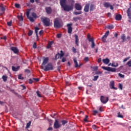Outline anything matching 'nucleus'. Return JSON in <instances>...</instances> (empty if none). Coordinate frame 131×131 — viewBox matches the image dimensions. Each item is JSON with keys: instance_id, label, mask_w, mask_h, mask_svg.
<instances>
[{"instance_id": "nucleus-1", "label": "nucleus", "mask_w": 131, "mask_h": 131, "mask_svg": "<svg viewBox=\"0 0 131 131\" xmlns=\"http://www.w3.org/2000/svg\"><path fill=\"white\" fill-rule=\"evenodd\" d=\"M61 8L66 12H68V5L66 4V0H60Z\"/></svg>"}, {"instance_id": "nucleus-2", "label": "nucleus", "mask_w": 131, "mask_h": 131, "mask_svg": "<svg viewBox=\"0 0 131 131\" xmlns=\"http://www.w3.org/2000/svg\"><path fill=\"white\" fill-rule=\"evenodd\" d=\"M41 69H43L44 71H49V70H54V67L52 63H49L45 67L41 66Z\"/></svg>"}, {"instance_id": "nucleus-3", "label": "nucleus", "mask_w": 131, "mask_h": 131, "mask_svg": "<svg viewBox=\"0 0 131 131\" xmlns=\"http://www.w3.org/2000/svg\"><path fill=\"white\" fill-rule=\"evenodd\" d=\"M62 26H63V24L62 23H60V21H59V19H58V18H55L54 22V28H61Z\"/></svg>"}, {"instance_id": "nucleus-4", "label": "nucleus", "mask_w": 131, "mask_h": 131, "mask_svg": "<svg viewBox=\"0 0 131 131\" xmlns=\"http://www.w3.org/2000/svg\"><path fill=\"white\" fill-rule=\"evenodd\" d=\"M41 21L43 23L44 26H46V27L50 26V18L48 17H41Z\"/></svg>"}, {"instance_id": "nucleus-5", "label": "nucleus", "mask_w": 131, "mask_h": 131, "mask_svg": "<svg viewBox=\"0 0 131 131\" xmlns=\"http://www.w3.org/2000/svg\"><path fill=\"white\" fill-rule=\"evenodd\" d=\"M62 126V124L60 123L58 120L56 119L54 123L53 127L55 129H58V128H60Z\"/></svg>"}, {"instance_id": "nucleus-6", "label": "nucleus", "mask_w": 131, "mask_h": 131, "mask_svg": "<svg viewBox=\"0 0 131 131\" xmlns=\"http://www.w3.org/2000/svg\"><path fill=\"white\" fill-rule=\"evenodd\" d=\"M70 3H71V5H68V12H70V11H72V10H73L74 3H75V1H74V0H70Z\"/></svg>"}, {"instance_id": "nucleus-7", "label": "nucleus", "mask_w": 131, "mask_h": 131, "mask_svg": "<svg viewBox=\"0 0 131 131\" xmlns=\"http://www.w3.org/2000/svg\"><path fill=\"white\" fill-rule=\"evenodd\" d=\"M102 69L106 70V71H111V72H116V69L115 68H111L110 67H102Z\"/></svg>"}, {"instance_id": "nucleus-8", "label": "nucleus", "mask_w": 131, "mask_h": 131, "mask_svg": "<svg viewBox=\"0 0 131 131\" xmlns=\"http://www.w3.org/2000/svg\"><path fill=\"white\" fill-rule=\"evenodd\" d=\"M100 101L102 104H106L108 101H109V98L108 97H105L104 96H100Z\"/></svg>"}, {"instance_id": "nucleus-9", "label": "nucleus", "mask_w": 131, "mask_h": 131, "mask_svg": "<svg viewBox=\"0 0 131 131\" xmlns=\"http://www.w3.org/2000/svg\"><path fill=\"white\" fill-rule=\"evenodd\" d=\"M115 83H114V81L112 80L110 82V88L111 90H115V91H117V88L115 87Z\"/></svg>"}, {"instance_id": "nucleus-10", "label": "nucleus", "mask_w": 131, "mask_h": 131, "mask_svg": "<svg viewBox=\"0 0 131 131\" xmlns=\"http://www.w3.org/2000/svg\"><path fill=\"white\" fill-rule=\"evenodd\" d=\"M68 27V32L69 34L72 33V24H68L67 25Z\"/></svg>"}, {"instance_id": "nucleus-11", "label": "nucleus", "mask_w": 131, "mask_h": 131, "mask_svg": "<svg viewBox=\"0 0 131 131\" xmlns=\"http://www.w3.org/2000/svg\"><path fill=\"white\" fill-rule=\"evenodd\" d=\"M10 50L12 51L14 54H18V53H19V49L17 47H12Z\"/></svg>"}, {"instance_id": "nucleus-12", "label": "nucleus", "mask_w": 131, "mask_h": 131, "mask_svg": "<svg viewBox=\"0 0 131 131\" xmlns=\"http://www.w3.org/2000/svg\"><path fill=\"white\" fill-rule=\"evenodd\" d=\"M75 8L77 11H81L82 10V7L78 3L75 4Z\"/></svg>"}, {"instance_id": "nucleus-13", "label": "nucleus", "mask_w": 131, "mask_h": 131, "mask_svg": "<svg viewBox=\"0 0 131 131\" xmlns=\"http://www.w3.org/2000/svg\"><path fill=\"white\" fill-rule=\"evenodd\" d=\"M46 10V12L47 13V14H48V15H51V14H52V8L51 7H46L45 8Z\"/></svg>"}, {"instance_id": "nucleus-14", "label": "nucleus", "mask_w": 131, "mask_h": 131, "mask_svg": "<svg viewBox=\"0 0 131 131\" xmlns=\"http://www.w3.org/2000/svg\"><path fill=\"white\" fill-rule=\"evenodd\" d=\"M29 14H30L29 11H27L26 13V15L28 19H29V20H30L31 22H34V19H33L32 17L30 16Z\"/></svg>"}, {"instance_id": "nucleus-15", "label": "nucleus", "mask_w": 131, "mask_h": 131, "mask_svg": "<svg viewBox=\"0 0 131 131\" xmlns=\"http://www.w3.org/2000/svg\"><path fill=\"white\" fill-rule=\"evenodd\" d=\"M90 10V4H86L84 8V11L85 13H89Z\"/></svg>"}, {"instance_id": "nucleus-16", "label": "nucleus", "mask_w": 131, "mask_h": 131, "mask_svg": "<svg viewBox=\"0 0 131 131\" xmlns=\"http://www.w3.org/2000/svg\"><path fill=\"white\" fill-rule=\"evenodd\" d=\"M131 3H130V8H129L127 10V14L129 19H131Z\"/></svg>"}, {"instance_id": "nucleus-17", "label": "nucleus", "mask_w": 131, "mask_h": 131, "mask_svg": "<svg viewBox=\"0 0 131 131\" xmlns=\"http://www.w3.org/2000/svg\"><path fill=\"white\" fill-rule=\"evenodd\" d=\"M73 61H74V63L75 64V68H77V67H80L81 66V64L78 65V62H77V60L76 59V58H74L73 59Z\"/></svg>"}, {"instance_id": "nucleus-18", "label": "nucleus", "mask_w": 131, "mask_h": 131, "mask_svg": "<svg viewBox=\"0 0 131 131\" xmlns=\"http://www.w3.org/2000/svg\"><path fill=\"white\" fill-rule=\"evenodd\" d=\"M102 62L104 63V64H105L107 65V64H109L110 63V59L108 58H106L105 59H102Z\"/></svg>"}, {"instance_id": "nucleus-19", "label": "nucleus", "mask_w": 131, "mask_h": 131, "mask_svg": "<svg viewBox=\"0 0 131 131\" xmlns=\"http://www.w3.org/2000/svg\"><path fill=\"white\" fill-rule=\"evenodd\" d=\"M122 18V17L121 16V15H120V14H118V15H116V16H115V19L117 21H120V20H121Z\"/></svg>"}, {"instance_id": "nucleus-20", "label": "nucleus", "mask_w": 131, "mask_h": 131, "mask_svg": "<svg viewBox=\"0 0 131 131\" xmlns=\"http://www.w3.org/2000/svg\"><path fill=\"white\" fill-rule=\"evenodd\" d=\"M95 9H96V6L94 4H91L90 7V12H93Z\"/></svg>"}, {"instance_id": "nucleus-21", "label": "nucleus", "mask_w": 131, "mask_h": 131, "mask_svg": "<svg viewBox=\"0 0 131 131\" xmlns=\"http://www.w3.org/2000/svg\"><path fill=\"white\" fill-rule=\"evenodd\" d=\"M19 69H20L19 66H17L16 68L14 66L12 67V71L16 72V71H18V70H19Z\"/></svg>"}, {"instance_id": "nucleus-22", "label": "nucleus", "mask_w": 131, "mask_h": 131, "mask_svg": "<svg viewBox=\"0 0 131 131\" xmlns=\"http://www.w3.org/2000/svg\"><path fill=\"white\" fill-rule=\"evenodd\" d=\"M75 44L77 46H79V45L78 44V40H79L78 36H77V35L75 34Z\"/></svg>"}, {"instance_id": "nucleus-23", "label": "nucleus", "mask_w": 131, "mask_h": 131, "mask_svg": "<svg viewBox=\"0 0 131 131\" xmlns=\"http://www.w3.org/2000/svg\"><path fill=\"white\" fill-rule=\"evenodd\" d=\"M94 39L89 41L90 42H91V48L92 49H94L95 47H96V44H95V41H94Z\"/></svg>"}, {"instance_id": "nucleus-24", "label": "nucleus", "mask_w": 131, "mask_h": 131, "mask_svg": "<svg viewBox=\"0 0 131 131\" xmlns=\"http://www.w3.org/2000/svg\"><path fill=\"white\" fill-rule=\"evenodd\" d=\"M48 62H49V58L46 57L43 59V61L42 63V65H46V64H47Z\"/></svg>"}, {"instance_id": "nucleus-25", "label": "nucleus", "mask_w": 131, "mask_h": 131, "mask_svg": "<svg viewBox=\"0 0 131 131\" xmlns=\"http://www.w3.org/2000/svg\"><path fill=\"white\" fill-rule=\"evenodd\" d=\"M0 8H1V11H2V13H0V15L2 16L3 14H4L6 8H5V7L2 6H0Z\"/></svg>"}, {"instance_id": "nucleus-26", "label": "nucleus", "mask_w": 131, "mask_h": 131, "mask_svg": "<svg viewBox=\"0 0 131 131\" xmlns=\"http://www.w3.org/2000/svg\"><path fill=\"white\" fill-rule=\"evenodd\" d=\"M58 56H59V59H62L63 57H64V53H63V51H60V53H58Z\"/></svg>"}, {"instance_id": "nucleus-27", "label": "nucleus", "mask_w": 131, "mask_h": 131, "mask_svg": "<svg viewBox=\"0 0 131 131\" xmlns=\"http://www.w3.org/2000/svg\"><path fill=\"white\" fill-rule=\"evenodd\" d=\"M39 29H40L37 27H35V33H36L37 37H38V30H39Z\"/></svg>"}, {"instance_id": "nucleus-28", "label": "nucleus", "mask_w": 131, "mask_h": 131, "mask_svg": "<svg viewBox=\"0 0 131 131\" xmlns=\"http://www.w3.org/2000/svg\"><path fill=\"white\" fill-rule=\"evenodd\" d=\"M53 43H54V41H50L48 43V46L47 47V49H51V48H52V45H53Z\"/></svg>"}, {"instance_id": "nucleus-29", "label": "nucleus", "mask_w": 131, "mask_h": 131, "mask_svg": "<svg viewBox=\"0 0 131 131\" xmlns=\"http://www.w3.org/2000/svg\"><path fill=\"white\" fill-rule=\"evenodd\" d=\"M121 38L122 40V42H124L125 41V35L124 34H122L121 36Z\"/></svg>"}, {"instance_id": "nucleus-30", "label": "nucleus", "mask_w": 131, "mask_h": 131, "mask_svg": "<svg viewBox=\"0 0 131 131\" xmlns=\"http://www.w3.org/2000/svg\"><path fill=\"white\" fill-rule=\"evenodd\" d=\"M103 6L105 8H109L110 6V4L108 2H105Z\"/></svg>"}, {"instance_id": "nucleus-31", "label": "nucleus", "mask_w": 131, "mask_h": 131, "mask_svg": "<svg viewBox=\"0 0 131 131\" xmlns=\"http://www.w3.org/2000/svg\"><path fill=\"white\" fill-rule=\"evenodd\" d=\"M88 39L89 41H90V40H94V38H91V34H88L87 36Z\"/></svg>"}, {"instance_id": "nucleus-32", "label": "nucleus", "mask_w": 131, "mask_h": 131, "mask_svg": "<svg viewBox=\"0 0 131 131\" xmlns=\"http://www.w3.org/2000/svg\"><path fill=\"white\" fill-rule=\"evenodd\" d=\"M117 117L119 118H123V115H122L120 112H119L117 114Z\"/></svg>"}, {"instance_id": "nucleus-33", "label": "nucleus", "mask_w": 131, "mask_h": 131, "mask_svg": "<svg viewBox=\"0 0 131 131\" xmlns=\"http://www.w3.org/2000/svg\"><path fill=\"white\" fill-rule=\"evenodd\" d=\"M30 125H31V121H30L28 123H27L26 128H29Z\"/></svg>"}, {"instance_id": "nucleus-34", "label": "nucleus", "mask_w": 131, "mask_h": 131, "mask_svg": "<svg viewBox=\"0 0 131 131\" xmlns=\"http://www.w3.org/2000/svg\"><path fill=\"white\" fill-rule=\"evenodd\" d=\"M17 18L19 21H23V16L21 15H18Z\"/></svg>"}, {"instance_id": "nucleus-35", "label": "nucleus", "mask_w": 131, "mask_h": 131, "mask_svg": "<svg viewBox=\"0 0 131 131\" xmlns=\"http://www.w3.org/2000/svg\"><path fill=\"white\" fill-rule=\"evenodd\" d=\"M18 79H21V80H23V79H24V77H23V76H22V74H19L18 75Z\"/></svg>"}, {"instance_id": "nucleus-36", "label": "nucleus", "mask_w": 131, "mask_h": 131, "mask_svg": "<svg viewBox=\"0 0 131 131\" xmlns=\"http://www.w3.org/2000/svg\"><path fill=\"white\" fill-rule=\"evenodd\" d=\"M82 12L81 11H76V12H74L73 14L74 15H80L81 14H82Z\"/></svg>"}, {"instance_id": "nucleus-37", "label": "nucleus", "mask_w": 131, "mask_h": 131, "mask_svg": "<svg viewBox=\"0 0 131 131\" xmlns=\"http://www.w3.org/2000/svg\"><path fill=\"white\" fill-rule=\"evenodd\" d=\"M109 35V31H106L104 35H103V37H105V38Z\"/></svg>"}, {"instance_id": "nucleus-38", "label": "nucleus", "mask_w": 131, "mask_h": 131, "mask_svg": "<svg viewBox=\"0 0 131 131\" xmlns=\"http://www.w3.org/2000/svg\"><path fill=\"white\" fill-rule=\"evenodd\" d=\"M2 79L4 81H6L8 79V77H7V76L3 75L2 76Z\"/></svg>"}, {"instance_id": "nucleus-39", "label": "nucleus", "mask_w": 131, "mask_h": 131, "mask_svg": "<svg viewBox=\"0 0 131 131\" xmlns=\"http://www.w3.org/2000/svg\"><path fill=\"white\" fill-rule=\"evenodd\" d=\"M73 20L74 21H77V20H80V17H73Z\"/></svg>"}, {"instance_id": "nucleus-40", "label": "nucleus", "mask_w": 131, "mask_h": 131, "mask_svg": "<svg viewBox=\"0 0 131 131\" xmlns=\"http://www.w3.org/2000/svg\"><path fill=\"white\" fill-rule=\"evenodd\" d=\"M68 122L66 120H62L61 121V125H65L66 123H67Z\"/></svg>"}, {"instance_id": "nucleus-41", "label": "nucleus", "mask_w": 131, "mask_h": 131, "mask_svg": "<svg viewBox=\"0 0 131 131\" xmlns=\"http://www.w3.org/2000/svg\"><path fill=\"white\" fill-rule=\"evenodd\" d=\"M12 23H13V21L12 20H10V21H8L7 22L8 26H9V27L12 26Z\"/></svg>"}, {"instance_id": "nucleus-42", "label": "nucleus", "mask_w": 131, "mask_h": 131, "mask_svg": "<svg viewBox=\"0 0 131 131\" xmlns=\"http://www.w3.org/2000/svg\"><path fill=\"white\" fill-rule=\"evenodd\" d=\"M98 78H99V76H95L94 78L93 79V80L94 81H96L98 80Z\"/></svg>"}, {"instance_id": "nucleus-43", "label": "nucleus", "mask_w": 131, "mask_h": 131, "mask_svg": "<svg viewBox=\"0 0 131 131\" xmlns=\"http://www.w3.org/2000/svg\"><path fill=\"white\" fill-rule=\"evenodd\" d=\"M32 33H33V31L32 30H30L28 32V36H31V35H32Z\"/></svg>"}, {"instance_id": "nucleus-44", "label": "nucleus", "mask_w": 131, "mask_h": 131, "mask_svg": "<svg viewBox=\"0 0 131 131\" xmlns=\"http://www.w3.org/2000/svg\"><path fill=\"white\" fill-rule=\"evenodd\" d=\"M88 118H89V116L85 115V118L83 119V120L85 121V122H89V121H88Z\"/></svg>"}, {"instance_id": "nucleus-45", "label": "nucleus", "mask_w": 131, "mask_h": 131, "mask_svg": "<svg viewBox=\"0 0 131 131\" xmlns=\"http://www.w3.org/2000/svg\"><path fill=\"white\" fill-rule=\"evenodd\" d=\"M59 56V54H58V53L55 55V60H58V59H59V58H60V56Z\"/></svg>"}, {"instance_id": "nucleus-46", "label": "nucleus", "mask_w": 131, "mask_h": 131, "mask_svg": "<svg viewBox=\"0 0 131 131\" xmlns=\"http://www.w3.org/2000/svg\"><path fill=\"white\" fill-rule=\"evenodd\" d=\"M101 39H102V40L103 42H107V40H106V37H104V36H103Z\"/></svg>"}, {"instance_id": "nucleus-47", "label": "nucleus", "mask_w": 131, "mask_h": 131, "mask_svg": "<svg viewBox=\"0 0 131 131\" xmlns=\"http://www.w3.org/2000/svg\"><path fill=\"white\" fill-rule=\"evenodd\" d=\"M107 28H108V29H113V28H114V26L113 25L108 26Z\"/></svg>"}, {"instance_id": "nucleus-48", "label": "nucleus", "mask_w": 131, "mask_h": 131, "mask_svg": "<svg viewBox=\"0 0 131 131\" xmlns=\"http://www.w3.org/2000/svg\"><path fill=\"white\" fill-rule=\"evenodd\" d=\"M119 89H120V90H121V91H122V90H123L122 84H121V83L119 84Z\"/></svg>"}, {"instance_id": "nucleus-49", "label": "nucleus", "mask_w": 131, "mask_h": 131, "mask_svg": "<svg viewBox=\"0 0 131 131\" xmlns=\"http://www.w3.org/2000/svg\"><path fill=\"white\" fill-rule=\"evenodd\" d=\"M66 61H67V59H66V58L65 57H63L61 59V62H62V63H65V62H66Z\"/></svg>"}, {"instance_id": "nucleus-50", "label": "nucleus", "mask_w": 131, "mask_h": 131, "mask_svg": "<svg viewBox=\"0 0 131 131\" xmlns=\"http://www.w3.org/2000/svg\"><path fill=\"white\" fill-rule=\"evenodd\" d=\"M72 51L74 53V54H76L77 53L76 49H75L74 47H72Z\"/></svg>"}, {"instance_id": "nucleus-51", "label": "nucleus", "mask_w": 131, "mask_h": 131, "mask_svg": "<svg viewBox=\"0 0 131 131\" xmlns=\"http://www.w3.org/2000/svg\"><path fill=\"white\" fill-rule=\"evenodd\" d=\"M15 8H17V9H19L20 5L16 3L15 4Z\"/></svg>"}, {"instance_id": "nucleus-52", "label": "nucleus", "mask_w": 131, "mask_h": 131, "mask_svg": "<svg viewBox=\"0 0 131 131\" xmlns=\"http://www.w3.org/2000/svg\"><path fill=\"white\" fill-rule=\"evenodd\" d=\"M99 113V112L98 111H93V115L96 116L97 114Z\"/></svg>"}, {"instance_id": "nucleus-53", "label": "nucleus", "mask_w": 131, "mask_h": 131, "mask_svg": "<svg viewBox=\"0 0 131 131\" xmlns=\"http://www.w3.org/2000/svg\"><path fill=\"white\" fill-rule=\"evenodd\" d=\"M127 65H128V67H131V60H129L127 62Z\"/></svg>"}, {"instance_id": "nucleus-54", "label": "nucleus", "mask_w": 131, "mask_h": 131, "mask_svg": "<svg viewBox=\"0 0 131 131\" xmlns=\"http://www.w3.org/2000/svg\"><path fill=\"white\" fill-rule=\"evenodd\" d=\"M119 76L121 77V78H124V75H122V74L119 73Z\"/></svg>"}, {"instance_id": "nucleus-55", "label": "nucleus", "mask_w": 131, "mask_h": 131, "mask_svg": "<svg viewBox=\"0 0 131 131\" xmlns=\"http://www.w3.org/2000/svg\"><path fill=\"white\" fill-rule=\"evenodd\" d=\"M32 16L33 18H36V14L34 12L32 13Z\"/></svg>"}, {"instance_id": "nucleus-56", "label": "nucleus", "mask_w": 131, "mask_h": 131, "mask_svg": "<svg viewBox=\"0 0 131 131\" xmlns=\"http://www.w3.org/2000/svg\"><path fill=\"white\" fill-rule=\"evenodd\" d=\"M112 67H117L118 66V63H116V65L114 64V63H112L111 64Z\"/></svg>"}, {"instance_id": "nucleus-57", "label": "nucleus", "mask_w": 131, "mask_h": 131, "mask_svg": "<svg viewBox=\"0 0 131 131\" xmlns=\"http://www.w3.org/2000/svg\"><path fill=\"white\" fill-rule=\"evenodd\" d=\"M37 96L39 97V98H41V95H40V94H39V92L38 91L36 92Z\"/></svg>"}, {"instance_id": "nucleus-58", "label": "nucleus", "mask_w": 131, "mask_h": 131, "mask_svg": "<svg viewBox=\"0 0 131 131\" xmlns=\"http://www.w3.org/2000/svg\"><path fill=\"white\" fill-rule=\"evenodd\" d=\"M84 61H85L86 62H88L89 61V57H84Z\"/></svg>"}, {"instance_id": "nucleus-59", "label": "nucleus", "mask_w": 131, "mask_h": 131, "mask_svg": "<svg viewBox=\"0 0 131 131\" xmlns=\"http://www.w3.org/2000/svg\"><path fill=\"white\" fill-rule=\"evenodd\" d=\"M33 49H36L37 47H36V43L34 42L33 45Z\"/></svg>"}, {"instance_id": "nucleus-60", "label": "nucleus", "mask_w": 131, "mask_h": 131, "mask_svg": "<svg viewBox=\"0 0 131 131\" xmlns=\"http://www.w3.org/2000/svg\"><path fill=\"white\" fill-rule=\"evenodd\" d=\"M127 60H129V57H127V58H125V59L123 60V62H126V61H127Z\"/></svg>"}, {"instance_id": "nucleus-61", "label": "nucleus", "mask_w": 131, "mask_h": 131, "mask_svg": "<svg viewBox=\"0 0 131 131\" xmlns=\"http://www.w3.org/2000/svg\"><path fill=\"white\" fill-rule=\"evenodd\" d=\"M92 128H93V129H97V125H92Z\"/></svg>"}, {"instance_id": "nucleus-62", "label": "nucleus", "mask_w": 131, "mask_h": 131, "mask_svg": "<svg viewBox=\"0 0 131 131\" xmlns=\"http://www.w3.org/2000/svg\"><path fill=\"white\" fill-rule=\"evenodd\" d=\"M25 72H26L27 73H30V70H29V69H26L25 70Z\"/></svg>"}, {"instance_id": "nucleus-63", "label": "nucleus", "mask_w": 131, "mask_h": 131, "mask_svg": "<svg viewBox=\"0 0 131 131\" xmlns=\"http://www.w3.org/2000/svg\"><path fill=\"white\" fill-rule=\"evenodd\" d=\"M47 130H48V131H52V130H53V127H49V128L47 129Z\"/></svg>"}, {"instance_id": "nucleus-64", "label": "nucleus", "mask_w": 131, "mask_h": 131, "mask_svg": "<svg viewBox=\"0 0 131 131\" xmlns=\"http://www.w3.org/2000/svg\"><path fill=\"white\" fill-rule=\"evenodd\" d=\"M43 34V30H41L39 31V35H41V34Z\"/></svg>"}]
</instances>
